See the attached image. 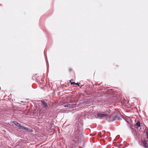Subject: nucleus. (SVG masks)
Returning <instances> with one entry per match:
<instances>
[{"label":"nucleus","mask_w":148,"mask_h":148,"mask_svg":"<svg viewBox=\"0 0 148 148\" xmlns=\"http://www.w3.org/2000/svg\"><path fill=\"white\" fill-rule=\"evenodd\" d=\"M112 114L111 116H110L107 114H104L102 113H98L97 114V115L101 119L108 118H110V121L120 120V114L117 110H115L114 112H112Z\"/></svg>","instance_id":"f257e3e1"},{"label":"nucleus","mask_w":148,"mask_h":148,"mask_svg":"<svg viewBox=\"0 0 148 148\" xmlns=\"http://www.w3.org/2000/svg\"><path fill=\"white\" fill-rule=\"evenodd\" d=\"M74 140L76 143L78 141L79 136L82 134V132L80 129L78 128L77 130L74 132Z\"/></svg>","instance_id":"f03ea898"},{"label":"nucleus","mask_w":148,"mask_h":148,"mask_svg":"<svg viewBox=\"0 0 148 148\" xmlns=\"http://www.w3.org/2000/svg\"><path fill=\"white\" fill-rule=\"evenodd\" d=\"M19 127L20 130H27L30 132H32V130L26 127L23 126H21V125Z\"/></svg>","instance_id":"7ed1b4c3"},{"label":"nucleus","mask_w":148,"mask_h":148,"mask_svg":"<svg viewBox=\"0 0 148 148\" xmlns=\"http://www.w3.org/2000/svg\"><path fill=\"white\" fill-rule=\"evenodd\" d=\"M41 102L43 105V107L45 109H47V108L48 106L47 103L44 101H41Z\"/></svg>","instance_id":"20e7f679"},{"label":"nucleus","mask_w":148,"mask_h":148,"mask_svg":"<svg viewBox=\"0 0 148 148\" xmlns=\"http://www.w3.org/2000/svg\"><path fill=\"white\" fill-rule=\"evenodd\" d=\"M16 126H18V127H19L20 125V124L18 123L16 121H14L12 122Z\"/></svg>","instance_id":"39448f33"},{"label":"nucleus","mask_w":148,"mask_h":148,"mask_svg":"<svg viewBox=\"0 0 148 148\" xmlns=\"http://www.w3.org/2000/svg\"><path fill=\"white\" fill-rule=\"evenodd\" d=\"M73 105L72 104H67L65 105L64 107H69L71 108L73 106Z\"/></svg>","instance_id":"423d86ee"},{"label":"nucleus","mask_w":148,"mask_h":148,"mask_svg":"<svg viewBox=\"0 0 148 148\" xmlns=\"http://www.w3.org/2000/svg\"><path fill=\"white\" fill-rule=\"evenodd\" d=\"M143 146L145 148H148V145L145 142H143Z\"/></svg>","instance_id":"0eeeda50"},{"label":"nucleus","mask_w":148,"mask_h":148,"mask_svg":"<svg viewBox=\"0 0 148 148\" xmlns=\"http://www.w3.org/2000/svg\"><path fill=\"white\" fill-rule=\"evenodd\" d=\"M136 125L138 127H139L140 126V123L139 121H138L136 123Z\"/></svg>","instance_id":"6e6552de"},{"label":"nucleus","mask_w":148,"mask_h":148,"mask_svg":"<svg viewBox=\"0 0 148 148\" xmlns=\"http://www.w3.org/2000/svg\"><path fill=\"white\" fill-rule=\"evenodd\" d=\"M42 89H44V90H47V87L46 85L45 86L43 87H41Z\"/></svg>","instance_id":"1a4fd4ad"},{"label":"nucleus","mask_w":148,"mask_h":148,"mask_svg":"<svg viewBox=\"0 0 148 148\" xmlns=\"http://www.w3.org/2000/svg\"><path fill=\"white\" fill-rule=\"evenodd\" d=\"M70 83H71V85H73V84H74V85H76V83H75V82H70Z\"/></svg>","instance_id":"9d476101"},{"label":"nucleus","mask_w":148,"mask_h":148,"mask_svg":"<svg viewBox=\"0 0 148 148\" xmlns=\"http://www.w3.org/2000/svg\"><path fill=\"white\" fill-rule=\"evenodd\" d=\"M80 84V83H76V85H78V86H79V84Z\"/></svg>","instance_id":"9b49d317"},{"label":"nucleus","mask_w":148,"mask_h":148,"mask_svg":"<svg viewBox=\"0 0 148 148\" xmlns=\"http://www.w3.org/2000/svg\"><path fill=\"white\" fill-rule=\"evenodd\" d=\"M110 90H111V91H108V92H113V91L112 89H111Z\"/></svg>","instance_id":"f8f14e48"},{"label":"nucleus","mask_w":148,"mask_h":148,"mask_svg":"<svg viewBox=\"0 0 148 148\" xmlns=\"http://www.w3.org/2000/svg\"><path fill=\"white\" fill-rule=\"evenodd\" d=\"M146 135L147 136V138L148 139V132H146Z\"/></svg>","instance_id":"ddd939ff"},{"label":"nucleus","mask_w":148,"mask_h":148,"mask_svg":"<svg viewBox=\"0 0 148 148\" xmlns=\"http://www.w3.org/2000/svg\"><path fill=\"white\" fill-rule=\"evenodd\" d=\"M72 70V69L71 68H70L69 69V72L71 71Z\"/></svg>","instance_id":"4468645a"},{"label":"nucleus","mask_w":148,"mask_h":148,"mask_svg":"<svg viewBox=\"0 0 148 148\" xmlns=\"http://www.w3.org/2000/svg\"><path fill=\"white\" fill-rule=\"evenodd\" d=\"M21 102L23 103H25V101H21Z\"/></svg>","instance_id":"2eb2a0df"},{"label":"nucleus","mask_w":148,"mask_h":148,"mask_svg":"<svg viewBox=\"0 0 148 148\" xmlns=\"http://www.w3.org/2000/svg\"><path fill=\"white\" fill-rule=\"evenodd\" d=\"M73 81V79H71L70 80V82H71V81Z\"/></svg>","instance_id":"dca6fc26"},{"label":"nucleus","mask_w":148,"mask_h":148,"mask_svg":"<svg viewBox=\"0 0 148 148\" xmlns=\"http://www.w3.org/2000/svg\"><path fill=\"white\" fill-rule=\"evenodd\" d=\"M82 86H83V85H82L81 87L80 88H81V87H82Z\"/></svg>","instance_id":"f3484780"}]
</instances>
